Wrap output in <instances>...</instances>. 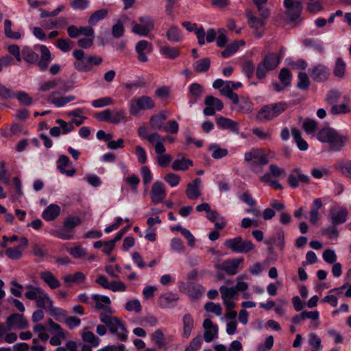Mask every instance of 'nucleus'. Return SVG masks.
<instances>
[{"instance_id":"nucleus-52","label":"nucleus","mask_w":351,"mask_h":351,"mask_svg":"<svg viewBox=\"0 0 351 351\" xmlns=\"http://www.w3.org/2000/svg\"><path fill=\"white\" fill-rule=\"evenodd\" d=\"M302 43L305 47L313 48L319 53H324V48L322 44L313 38H305L303 40Z\"/></svg>"},{"instance_id":"nucleus-31","label":"nucleus","mask_w":351,"mask_h":351,"mask_svg":"<svg viewBox=\"0 0 351 351\" xmlns=\"http://www.w3.org/2000/svg\"><path fill=\"white\" fill-rule=\"evenodd\" d=\"M35 49L39 50L41 54V59L38 62V66L41 70H45L51 60L50 51L45 45L36 46Z\"/></svg>"},{"instance_id":"nucleus-51","label":"nucleus","mask_w":351,"mask_h":351,"mask_svg":"<svg viewBox=\"0 0 351 351\" xmlns=\"http://www.w3.org/2000/svg\"><path fill=\"white\" fill-rule=\"evenodd\" d=\"M336 169H338L343 175L346 177L351 178V161L342 160L336 165Z\"/></svg>"},{"instance_id":"nucleus-3","label":"nucleus","mask_w":351,"mask_h":351,"mask_svg":"<svg viewBox=\"0 0 351 351\" xmlns=\"http://www.w3.org/2000/svg\"><path fill=\"white\" fill-rule=\"evenodd\" d=\"M25 289L27 290L25 293V298L34 300L38 307L47 310L53 304V300L49 294L40 287L29 285L25 287Z\"/></svg>"},{"instance_id":"nucleus-11","label":"nucleus","mask_w":351,"mask_h":351,"mask_svg":"<svg viewBox=\"0 0 351 351\" xmlns=\"http://www.w3.org/2000/svg\"><path fill=\"white\" fill-rule=\"evenodd\" d=\"M308 73L311 78L317 82H322L328 80L330 75L329 69L322 64H318L308 69Z\"/></svg>"},{"instance_id":"nucleus-49","label":"nucleus","mask_w":351,"mask_h":351,"mask_svg":"<svg viewBox=\"0 0 351 351\" xmlns=\"http://www.w3.org/2000/svg\"><path fill=\"white\" fill-rule=\"evenodd\" d=\"M209 151L211 152V156L215 159H220L228 155V150L224 148H221L217 144H212L208 147Z\"/></svg>"},{"instance_id":"nucleus-58","label":"nucleus","mask_w":351,"mask_h":351,"mask_svg":"<svg viewBox=\"0 0 351 351\" xmlns=\"http://www.w3.org/2000/svg\"><path fill=\"white\" fill-rule=\"evenodd\" d=\"M278 77L284 86H288L290 85L292 75L289 69L282 68L280 71Z\"/></svg>"},{"instance_id":"nucleus-57","label":"nucleus","mask_w":351,"mask_h":351,"mask_svg":"<svg viewBox=\"0 0 351 351\" xmlns=\"http://www.w3.org/2000/svg\"><path fill=\"white\" fill-rule=\"evenodd\" d=\"M108 14V10L101 9L94 12L89 18L88 23L91 25H95L100 20L104 19Z\"/></svg>"},{"instance_id":"nucleus-17","label":"nucleus","mask_w":351,"mask_h":351,"mask_svg":"<svg viewBox=\"0 0 351 351\" xmlns=\"http://www.w3.org/2000/svg\"><path fill=\"white\" fill-rule=\"evenodd\" d=\"M73 55L76 59V61L74 62V67L77 71L82 72H88L91 71L88 56H84V53L82 50H75L73 52Z\"/></svg>"},{"instance_id":"nucleus-29","label":"nucleus","mask_w":351,"mask_h":351,"mask_svg":"<svg viewBox=\"0 0 351 351\" xmlns=\"http://www.w3.org/2000/svg\"><path fill=\"white\" fill-rule=\"evenodd\" d=\"M268 245L274 246V245L278 247L280 251H283L285 244V233L282 229H278L275 234L270 237L267 241L265 242Z\"/></svg>"},{"instance_id":"nucleus-46","label":"nucleus","mask_w":351,"mask_h":351,"mask_svg":"<svg viewBox=\"0 0 351 351\" xmlns=\"http://www.w3.org/2000/svg\"><path fill=\"white\" fill-rule=\"evenodd\" d=\"M193 165V162L189 159L182 158L175 160L171 165V168L175 171H185Z\"/></svg>"},{"instance_id":"nucleus-24","label":"nucleus","mask_w":351,"mask_h":351,"mask_svg":"<svg viewBox=\"0 0 351 351\" xmlns=\"http://www.w3.org/2000/svg\"><path fill=\"white\" fill-rule=\"evenodd\" d=\"M71 166L69 157L65 155H61L57 161V168L62 174H65L68 177H72L75 173V170L73 167H71L70 169H66V167Z\"/></svg>"},{"instance_id":"nucleus-19","label":"nucleus","mask_w":351,"mask_h":351,"mask_svg":"<svg viewBox=\"0 0 351 351\" xmlns=\"http://www.w3.org/2000/svg\"><path fill=\"white\" fill-rule=\"evenodd\" d=\"M166 197V191L164 184L161 182H155L151 189L150 197L153 204H159L163 202Z\"/></svg>"},{"instance_id":"nucleus-55","label":"nucleus","mask_w":351,"mask_h":351,"mask_svg":"<svg viewBox=\"0 0 351 351\" xmlns=\"http://www.w3.org/2000/svg\"><path fill=\"white\" fill-rule=\"evenodd\" d=\"M23 58L28 62H35L38 60V54L29 47H25L21 51Z\"/></svg>"},{"instance_id":"nucleus-9","label":"nucleus","mask_w":351,"mask_h":351,"mask_svg":"<svg viewBox=\"0 0 351 351\" xmlns=\"http://www.w3.org/2000/svg\"><path fill=\"white\" fill-rule=\"evenodd\" d=\"M245 160L251 163L252 169L255 172L262 170L263 165V152L261 149H252L245 153Z\"/></svg>"},{"instance_id":"nucleus-14","label":"nucleus","mask_w":351,"mask_h":351,"mask_svg":"<svg viewBox=\"0 0 351 351\" xmlns=\"http://www.w3.org/2000/svg\"><path fill=\"white\" fill-rule=\"evenodd\" d=\"M179 290L193 299H197L202 296L204 289L201 285L192 283L179 282Z\"/></svg>"},{"instance_id":"nucleus-21","label":"nucleus","mask_w":351,"mask_h":351,"mask_svg":"<svg viewBox=\"0 0 351 351\" xmlns=\"http://www.w3.org/2000/svg\"><path fill=\"white\" fill-rule=\"evenodd\" d=\"M243 262V259L241 258L228 259L216 267L229 275H234L238 272L239 267Z\"/></svg>"},{"instance_id":"nucleus-2","label":"nucleus","mask_w":351,"mask_h":351,"mask_svg":"<svg viewBox=\"0 0 351 351\" xmlns=\"http://www.w3.org/2000/svg\"><path fill=\"white\" fill-rule=\"evenodd\" d=\"M317 139L323 143H328L330 149L340 151L348 140L346 136H341L331 128H324L317 133Z\"/></svg>"},{"instance_id":"nucleus-60","label":"nucleus","mask_w":351,"mask_h":351,"mask_svg":"<svg viewBox=\"0 0 351 351\" xmlns=\"http://www.w3.org/2000/svg\"><path fill=\"white\" fill-rule=\"evenodd\" d=\"M113 104V100L110 97H104L93 100L91 103L92 106L95 108H99L110 106Z\"/></svg>"},{"instance_id":"nucleus-43","label":"nucleus","mask_w":351,"mask_h":351,"mask_svg":"<svg viewBox=\"0 0 351 351\" xmlns=\"http://www.w3.org/2000/svg\"><path fill=\"white\" fill-rule=\"evenodd\" d=\"M259 11V15L260 17L256 16L253 13H248L247 18H248V23L250 26L254 29L256 31L258 30L259 29H261L263 26V13L262 9L261 11Z\"/></svg>"},{"instance_id":"nucleus-54","label":"nucleus","mask_w":351,"mask_h":351,"mask_svg":"<svg viewBox=\"0 0 351 351\" xmlns=\"http://www.w3.org/2000/svg\"><path fill=\"white\" fill-rule=\"evenodd\" d=\"M185 250L183 241L178 237L173 238L170 241V250L174 253H182Z\"/></svg>"},{"instance_id":"nucleus-30","label":"nucleus","mask_w":351,"mask_h":351,"mask_svg":"<svg viewBox=\"0 0 351 351\" xmlns=\"http://www.w3.org/2000/svg\"><path fill=\"white\" fill-rule=\"evenodd\" d=\"M74 99L75 97L73 95L57 96V92L53 93L49 97V101L57 108H62Z\"/></svg>"},{"instance_id":"nucleus-59","label":"nucleus","mask_w":351,"mask_h":351,"mask_svg":"<svg viewBox=\"0 0 351 351\" xmlns=\"http://www.w3.org/2000/svg\"><path fill=\"white\" fill-rule=\"evenodd\" d=\"M323 3L321 0H308L306 10L310 13H317L323 10Z\"/></svg>"},{"instance_id":"nucleus-16","label":"nucleus","mask_w":351,"mask_h":351,"mask_svg":"<svg viewBox=\"0 0 351 351\" xmlns=\"http://www.w3.org/2000/svg\"><path fill=\"white\" fill-rule=\"evenodd\" d=\"M287 107V103L283 101L265 106V119L270 120L278 117L285 111Z\"/></svg>"},{"instance_id":"nucleus-40","label":"nucleus","mask_w":351,"mask_h":351,"mask_svg":"<svg viewBox=\"0 0 351 351\" xmlns=\"http://www.w3.org/2000/svg\"><path fill=\"white\" fill-rule=\"evenodd\" d=\"M159 52L164 58L171 60L180 56V50L178 48L170 47L167 45L160 47Z\"/></svg>"},{"instance_id":"nucleus-35","label":"nucleus","mask_w":351,"mask_h":351,"mask_svg":"<svg viewBox=\"0 0 351 351\" xmlns=\"http://www.w3.org/2000/svg\"><path fill=\"white\" fill-rule=\"evenodd\" d=\"M216 123L218 128L221 129H229L234 132L239 131L237 123L228 118L219 117L217 118Z\"/></svg>"},{"instance_id":"nucleus-20","label":"nucleus","mask_w":351,"mask_h":351,"mask_svg":"<svg viewBox=\"0 0 351 351\" xmlns=\"http://www.w3.org/2000/svg\"><path fill=\"white\" fill-rule=\"evenodd\" d=\"M309 177L302 173V171L299 168H295L290 173L287 182L289 185L292 188H297L299 186V183L308 184L309 182Z\"/></svg>"},{"instance_id":"nucleus-45","label":"nucleus","mask_w":351,"mask_h":351,"mask_svg":"<svg viewBox=\"0 0 351 351\" xmlns=\"http://www.w3.org/2000/svg\"><path fill=\"white\" fill-rule=\"evenodd\" d=\"M47 311L59 322H64L67 316L65 310L59 307L53 306V304H51V306H50Z\"/></svg>"},{"instance_id":"nucleus-1","label":"nucleus","mask_w":351,"mask_h":351,"mask_svg":"<svg viewBox=\"0 0 351 351\" xmlns=\"http://www.w3.org/2000/svg\"><path fill=\"white\" fill-rule=\"evenodd\" d=\"M101 322L105 324L110 332L121 341H125L128 337V331L123 322L117 317L101 313L99 315Z\"/></svg>"},{"instance_id":"nucleus-22","label":"nucleus","mask_w":351,"mask_h":351,"mask_svg":"<svg viewBox=\"0 0 351 351\" xmlns=\"http://www.w3.org/2000/svg\"><path fill=\"white\" fill-rule=\"evenodd\" d=\"M203 327L205 330L204 339L205 341L210 343L218 337V326L213 324L210 319H204Z\"/></svg>"},{"instance_id":"nucleus-41","label":"nucleus","mask_w":351,"mask_h":351,"mask_svg":"<svg viewBox=\"0 0 351 351\" xmlns=\"http://www.w3.org/2000/svg\"><path fill=\"white\" fill-rule=\"evenodd\" d=\"M84 110L82 108H76L73 110L69 111L67 115L71 119L73 123L76 125H80L82 124L86 117L84 115Z\"/></svg>"},{"instance_id":"nucleus-39","label":"nucleus","mask_w":351,"mask_h":351,"mask_svg":"<svg viewBox=\"0 0 351 351\" xmlns=\"http://www.w3.org/2000/svg\"><path fill=\"white\" fill-rule=\"evenodd\" d=\"M68 34L71 38H76L80 35L91 36L93 34V28L90 27H82L77 28L74 25L68 27Z\"/></svg>"},{"instance_id":"nucleus-36","label":"nucleus","mask_w":351,"mask_h":351,"mask_svg":"<svg viewBox=\"0 0 351 351\" xmlns=\"http://www.w3.org/2000/svg\"><path fill=\"white\" fill-rule=\"evenodd\" d=\"M245 45V42L243 40H234L221 52V56L224 58H229L234 54L239 49L240 47H243Z\"/></svg>"},{"instance_id":"nucleus-4","label":"nucleus","mask_w":351,"mask_h":351,"mask_svg":"<svg viewBox=\"0 0 351 351\" xmlns=\"http://www.w3.org/2000/svg\"><path fill=\"white\" fill-rule=\"evenodd\" d=\"M154 29V22L149 16H141L132 23V32L141 36H147Z\"/></svg>"},{"instance_id":"nucleus-48","label":"nucleus","mask_w":351,"mask_h":351,"mask_svg":"<svg viewBox=\"0 0 351 351\" xmlns=\"http://www.w3.org/2000/svg\"><path fill=\"white\" fill-rule=\"evenodd\" d=\"M167 39L172 42H180L183 40V35L180 28L172 26L167 32Z\"/></svg>"},{"instance_id":"nucleus-26","label":"nucleus","mask_w":351,"mask_h":351,"mask_svg":"<svg viewBox=\"0 0 351 351\" xmlns=\"http://www.w3.org/2000/svg\"><path fill=\"white\" fill-rule=\"evenodd\" d=\"M148 141L154 147L157 154H164L165 147L163 145L165 138L157 133H152L147 136Z\"/></svg>"},{"instance_id":"nucleus-27","label":"nucleus","mask_w":351,"mask_h":351,"mask_svg":"<svg viewBox=\"0 0 351 351\" xmlns=\"http://www.w3.org/2000/svg\"><path fill=\"white\" fill-rule=\"evenodd\" d=\"M182 337L188 339L194 328V319L191 315L187 313L182 317Z\"/></svg>"},{"instance_id":"nucleus-12","label":"nucleus","mask_w":351,"mask_h":351,"mask_svg":"<svg viewBox=\"0 0 351 351\" xmlns=\"http://www.w3.org/2000/svg\"><path fill=\"white\" fill-rule=\"evenodd\" d=\"M348 210L343 207H332L330 209L328 218L332 226L344 223L347 221Z\"/></svg>"},{"instance_id":"nucleus-38","label":"nucleus","mask_w":351,"mask_h":351,"mask_svg":"<svg viewBox=\"0 0 351 351\" xmlns=\"http://www.w3.org/2000/svg\"><path fill=\"white\" fill-rule=\"evenodd\" d=\"M63 280L68 285H80L86 282V276L82 272H76L64 276Z\"/></svg>"},{"instance_id":"nucleus-34","label":"nucleus","mask_w":351,"mask_h":351,"mask_svg":"<svg viewBox=\"0 0 351 351\" xmlns=\"http://www.w3.org/2000/svg\"><path fill=\"white\" fill-rule=\"evenodd\" d=\"M40 276L44 282L52 289H56L60 286L58 279L49 271L41 272Z\"/></svg>"},{"instance_id":"nucleus-56","label":"nucleus","mask_w":351,"mask_h":351,"mask_svg":"<svg viewBox=\"0 0 351 351\" xmlns=\"http://www.w3.org/2000/svg\"><path fill=\"white\" fill-rule=\"evenodd\" d=\"M189 92L191 97L194 98L193 101H190L191 105L193 104L202 93V87L197 83H193L189 86Z\"/></svg>"},{"instance_id":"nucleus-37","label":"nucleus","mask_w":351,"mask_h":351,"mask_svg":"<svg viewBox=\"0 0 351 351\" xmlns=\"http://www.w3.org/2000/svg\"><path fill=\"white\" fill-rule=\"evenodd\" d=\"M60 213V207L54 204L48 206L43 212L42 217L46 221H51L56 218Z\"/></svg>"},{"instance_id":"nucleus-42","label":"nucleus","mask_w":351,"mask_h":351,"mask_svg":"<svg viewBox=\"0 0 351 351\" xmlns=\"http://www.w3.org/2000/svg\"><path fill=\"white\" fill-rule=\"evenodd\" d=\"M164 328H158L153 332L150 335L151 340L157 345L159 348H162L165 345V337Z\"/></svg>"},{"instance_id":"nucleus-62","label":"nucleus","mask_w":351,"mask_h":351,"mask_svg":"<svg viewBox=\"0 0 351 351\" xmlns=\"http://www.w3.org/2000/svg\"><path fill=\"white\" fill-rule=\"evenodd\" d=\"M297 87L302 90H306L310 85V80L308 75L305 73H299Z\"/></svg>"},{"instance_id":"nucleus-10","label":"nucleus","mask_w":351,"mask_h":351,"mask_svg":"<svg viewBox=\"0 0 351 351\" xmlns=\"http://www.w3.org/2000/svg\"><path fill=\"white\" fill-rule=\"evenodd\" d=\"M284 6L289 22H295L300 18L302 10L301 3L294 0H285Z\"/></svg>"},{"instance_id":"nucleus-7","label":"nucleus","mask_w":351,"mask_h":351,"mask_svg":"<svg viewBox=\"0 0 351 351\" xmlns=\"http://www.w3.org/2000/svg\"><path fill=\"white\" fill-rule=\"evenodd\" d=\"M195 209L197 212H206L207 219L215 223L217 229H222L226 226V222L224 218L217 211L212 210L208 203L200 204L196 206Z\"/></svg>"},{"instance_id":"nucleus-15","label":"nucleus","mask_w":351,"mask_h":351,"mask_svg":"<svg viewBox=\"0 0 351 351\" xmlns=\"http://www.w3.org/2000/svg\"><path fill=\"white\" fill-rule=\"evenodd\" d=\"M219 290L226 307L230 309L234 308L235 306L234 300H237V293L235 289L221 286Z\"/></svg>"},{"instance_id":"nucleus-18","label":"nucleus","mask_w":351,"mask_h":351,"mask_svg":"<svg viewBox=\"0 0 351 351\" xmlns=\"http://www.w3.org/2000/svg\"><path fill=\"white\" fill-rule=\"evenodd\" d=\"M204 102L206 107L204 110V114L206 116H213L216 111H219L223 108L222 101L213 96H207Z\"/></svg>"},{"instance_id":"nucleus-64","label":"nucleus","mask_w":351,"mask_h":351,"mask_svg":"<svg viewBox=\"0 0 351 351\" xmlns=\"http://www.w3.org/2000/svg\"><path fill=\"white\" fill-rule=\"evenodd\" d=\"M70 254L75 258H83L86 256V249L82 248L79 245H75L74 247L70 248L69 250Z\"/></svg>"},{"instance_id":"nucleus-8","label":"nucleus","mask_w":351,"mask_h":351,"mask_svg":"<svg viewBox=\"0 0 351 351\" xmlns=\"http://www.w3.org/2000/svg\"><path fill=\"white\" fill-rule=\"evenodd\" d=\"M225 246L237 253H247L251 251L254 245L246 240H243L241 237L227 239L224 242Z\"/></svg>"},{"instance_id":"nucleus-13","label":"nucleus","mask_w":351,"mask_h":351,"mask_svg":"<svg viewBox=\"0 0 351 351\" xmlns=\"http://www.w3.org/2000/svg\"><path fill=\"white\" fill-rule=\"evenodd\" d=\"M153 51L151 43L145 40L138 41L135 46V51L137 53V59L141 62H146L148 60V55Z\"/></svg>"},{"instance_id":"nucleus-6","label":"nucleus","mask_w":351,"mask_h":351,"mask_svg":"<svg viewBox=\"0 0 351 351\" xmlns=\"http://www.w3.org/2000/svg\"><path fill=\"white\" fill-rule=\"evenodd\" d=\"M96 118L100 121H106L112 124H118L127 121L126 112L123 109L112 111L106 109L96 114Z\"/></svg>"},{"instance_id":"nucleus-5","label":"nucleus","mask_w":351,"mask_h":351,"mask_svg":"<svg viewBox=\"0 0 351 351\" xmlns=\"http://www.w3.org/2000/svg\"><path fill=\"white\" fill-rule=\"evenodd\" d=\"M155 106L154 100L148 96L134 97L128 102L130 113L137 116L140 111L153 108Z\"/></svg>"},{"instance_id":"nucleus-61","label":"nucleus","mask_w":351,"mask_h":351,"mask_svg":"<svg viewBox=\"0 0 351 351\" xmlns=\"http://www.w3.org/2000/svg\"><path fill=\"white\" fill-rule=\"evenodd\" d=\"M34 331L38 335V340H40L43 342H46L49 339V335L47 332L46 328L41 325V324H37L34 328Z\"/></svg>"},{"instance_id":"nucleus-63","label":"nucleus","mask_w":351,"mask_h":351,"mask_svg":"<svg viewBox=\"0 0 351 351\" xmlns=\"http://www.w3.org/2000/svg\"><path fill=\"white\" fill-rule=\"evenodd\" d=\"M202 344V337L201 335H197L192 339L185 351H198L200 349Z\"/></svg>"},{"instance_id":"nucleus-32","label":"nucleus","mask_w":351,"mask_h":351,"mask_svg":"<svg viewBox=\"0 0 351 351\" xmlns=\"http://www.w3.org/2000/svg\"><path fill=\"white\" fill-rule=\"evenodd\" d=\"M169 116L167 112H160L158 114L152 116L150 118V125L154 130L163 129L165 125L164 122L166 119Z\"/></svg>"},{"instance_id":"nucleus-53","label":"nucleus","mask_w":351,"mask_h":351,"mask_svg":"<svg viewBox=\"0 0 351 351\" xmlns=\"http://www.w3.org/2000/svg\"><path fill=\"white\" fill-rule=\"evenodd\" d=\"M82 339L88 343L92 347H97L100 343V340L99 338L95 337V335L93 334V332L84 330L82 332Z\"/></svg>"},{"instance_id":"nucleus-28","label":"nucleus","mask_w":351,"mask_h":351,"mask_svg":"<svg viewBox=\"0 0 351 351\" xmlns=\"http://www.w3.org/2000/svg\"><path fill=\"white\" fill-rule=\"evenodd\" d=\"M201 184L200 178H195L192 182L188 184L186 193L190 199H195L200 196Z\"/></svg>"},{"instance_id":"nucleus-44","label":"nucleus","mask_w":351,"mask_h":351,"mask_svg":"<svg viewBox=\"0 0 351 351\" xmlns=\"http://www.w3.org/2000/svg\"><path fill=\"white\" fill-rule=\"evenodd\" d=\"M230 84V83L229 82V81H226L224 86L220 90V92L223 95L226 96V97L232 100L234 104H238L239 96L237 93L233 92Z\"/></svg>"},{"instance_id":"nucleus-33","label":"nucleus","mask_w":351,"mask_h":351,"mask_svg":"<svg viewBox=\"0 0 351 351\" xmlns=\"http://www.w3.org/2000/svg\"><path fill=\"white\" fill-rule=\"evenodd\" d=\"M281 57L276 53H270L265 56V71L275 69L279 64Z\"/></svg>"},{"instance_id":"nucleus-50","label":"nucleus","mask_w":351,"mask_h":351,"mask_svg":"<svg viewBox=\"0 0 351 351\" xmlns=\"http://www.w3.org/2000/svg\"><path fill=\"white\" fill-rule=\"evenodd\" d=\"M346 64L341 58H337L333 69L335 76L342 78L345 75Z\"/></svg>"},{"instance_id":"nucleus-23","label":"nucleus","mask_w":351,"mask_h":351,"mask_svg":"<svg viewBox=\"0 0 351 351\" xmlns=\"http://www.w3.org/2000/svg\"><path fill=\"white\" fill-rule=\"evenodd\" d=\"M6 324L8 329H24L27 323L23 315L14 313L7 318Z\"/></svg>"},{"instance_id":"nucleus-47","label":"nucleus","mask_w":351,"mask_h":351,"mask_svg":"<svg viewBox=\"0 0 351 351\" xmlns=\"http://www.w3.org/2000/svg\"><path fill=\"white\" fill-rule=\"evenodd\" d=\"M237 111L241 113L248 114L252 112L253 110V104L246 97L239 98V104Z\"/></svg>"},{"instance_id":"nucleus-25","label":"nucleus","mask_w":351,"mask_h":351,"mask_svg":"<svg viewBox=\"0 0 351 351\" xmlns=\"http://www.w3.org/2000/svg\"><path fill=\"white\" fill-rule=\"evenodd\" d=\"M90 299L95 303V308L99 310L110 311V299L106 295L93 294Z\"/></svg>"}]
</instances>
